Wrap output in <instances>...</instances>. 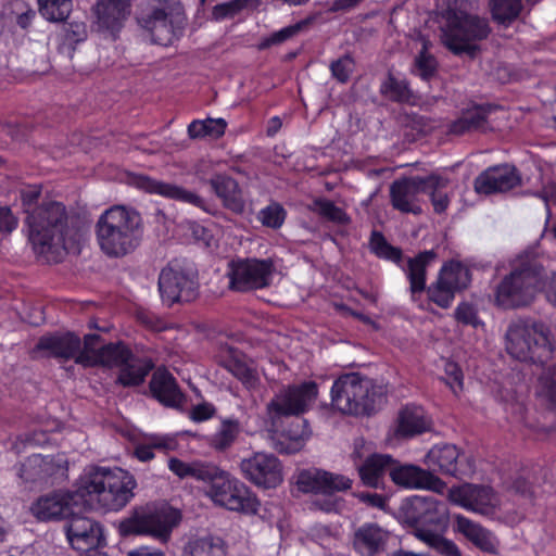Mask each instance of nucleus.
<instances>
[{"label": "nucleus", "instance_id": "nucleus-1", "mask_svg": "<svg viewBox=\"0 0 556 556\" xmlns=\"http://www.w3.org/2000/svg\"><path fill=\"white\" fill-rule=\"evenodd\" d=\"M41 186H27L21 191V200L29 228V240L37 254L49 263H60L68 253H79L83 233L68 227L65 205L58 201H45L37 205Z\"/></svg>", "mask_w": 556, "mask_h": 556}, {"label": "nucleus", "instance_id": "nucleus-2", "mask_svg": "<svg viewBox=\"0 0 556 556\" xmlns=\"http://www.w3.org/2000/svg\"><path fill=\"white\" fill-rule=\"evenodd\" d=\"M135 477L119 467L89 466L79 478L76 495L85 503H97L101 508L118 511L134 497Z\"/></svg>", "mask_w": 556, "mask_h": 556}, {"label": "nucleus", "instance_id": "nucleus-3", "mask_svg": "<svg viewBox=\"0 0 556 556\" xmlns=\"http://www.w3.org/2000/svg\"><path fill=\"white\" fill-rule=\"evenodd\" d=\"M142 218L131 207L113 205L96 223L100 250L109 257L121 258L132 253L140 244Z\"/></svg>", "mask_w": 556, "mask_h": 556}, {"label": "nucleus", "instance_id": "nucleus-4", "mask_svg": "<svg viewBox=\"0 0 556 556\" xmlns=\"http://www.w3.org/2000/svg\"><path fill=\"white\" fill-rule=\"evenodd\" d=\"M545 269L532 255L521 254L495 288V305L504 309L529 306L543 287Z\"/></svg>", "mask_w": 556, "mask_h": 556}, {"label": "nucleus", "instance_id": "nucleus-5", "mask_svg": "<svg viewBox=\"0 0 556 556\" xmlns=\"http://www.w3.org/2000/svg\"><path fill=\"white\" fill-rule=\"evenodd\" d=\"M505 350L519 362L543 365L552 358L555 346L546 325L519 318L507 327Z\"/></svg>", "mask_w": 556, "mask_h": 556}, {"label": "nucleus", "instance_id": "nucleus-6", "mask_svg": "<svg viewBox=\"0 0 556 556\" xmlns=\"http://www.w3.org/2000/svg\"><path fill=\"white\" fill-rule=\"evenodd\" d=\"M181 513L167 503H148L134 507L117 523L122 538L150 536L166 543L173 530L180 523Z\"/></svg>", "mask_w": 556, "mask_h": 556}, {"label": "nucleus", "instance_id": "nucleus-7", "mask_svg": "<svg viewBox=\"0 0 556 556\" xmlns=\"http://www.w3.org/2000/svg\"><path fill=\"white\" fill-rule=\"evenodd\" d=\"M370 387V381L359 372L342 374L331 387V405L343 415L370 416L375 412V392Z\"/></svg>", "mask_w": 556, "mask_h": 556}, {"label": "nucleus", "instance_id": "nucleus-8", "mask_svg": "<svg viewBox=\"0 0 556 556\" xmlns=\"http://www.w3.org/2000/svg\"><path fill=\"white\" fill-rule=\"evenodd\" d=\"M442 33L444 46L454 54L466 53L473 58L479 50L473 41L485 39L491 33V28L484 17L460 10H450L447 23Z\"/></svg>", "mask_w": 556, "mask_h": 556}, {"label": "nucleus", "instance_id": "nucleus-9", "mask_svg": "<svg viewBox=\"0 0 556 556\" xmlns=\"http://www.w3.org/2000/svg\"><path fill=\"white\" fill-rule=\"evenodd\" d=\"M157 288L162 303L167 307L190 303L199 295L198 270L186 260L174 258L161 269Z\"/></svg>", "mask_w": 556, "mask_h": 556}, {"label": "nucleus", "instance_id": "nucleus-10", "mask_svg": "<svg viewBox=\"0 0 556 556\" xmlns=\"http://www.w3.org/2000/svg\"><path fill=\"white\" fill-rule=\"evenodd\" d=\"M207 495L215 505L227 510L254 516L261 508L257 495L241 480L220 468Z\"/></svg>", "mask_w": 556, "mask_h": 556}, {"label": "nucleus", "instance_id": "nucleus-11", "mask_svg": "<svg viewBox=\"0 0 556 556\" xmlns=\"http://www.w3.org/2000/svg\"><path fill=\"white\" fill-rule=\"evenodd\" d=\"M275 263L271 258L236 257L228 262V289L248 293L264 290L271 286Z\"/></svg>", "mask_w": 556, "mask_h": 556}, {"label": "nucleus", "instance_id": "nucleus-12", "mask_svg": "<svg viewBox=\"0 0 556 556\" xmlns=\"http://www.w3.org/2000/svg\"><path fill=\"white\" fill-rule=\"evenodd\" d=\"M399 521L418 529L441 530L448 521L447 506L433 496L415 495L405 498L399 510L393 514Z\"/></svg>", "mask_w": 556, "mask_h": 556}, {"label": "nucleus", "instance_id": "nucleus-13", "mask_svg": "<svg viewBox=\"0 0 556 556\" xmlns=\"http://www.w3.org/2000/svg\"><path fill=\"white\" fill-rule=\"evenodd\" d=\"M318 394V383L314 380L288 384L267 404L268 414L273 418L302 416L312 408Z\"/></svg>", "mask_w": 556, "mask_h": 556}, {"label": "nucleus", "instance_id": "nucleus-14", "mask_svg": "<svg viewBox=\"0 0 556 556\" xmlns=\"http://www.w3.org/2000/svg\"><path fill=\"white\" fill-rule=\"evenodd\" d=\"M139 25L149 31L154 43L170 46L184 31L186 15L180 5L153 8L138 16Z\"/></svg>", "mask_w": 556, "mask_h": 556}, {"label": "nucleus", "instance_id": "nucleus-15", "mask_svg": "<svg viewBox=\"0 0 556 556\" xmlns=\"http://www.w3.org/2000/svg\"><path fill=\"white\" fill-rule=\"evenodd\" d=\"M240 470L243 478L258 489H276L283 481V466L271 453H252L241 459Z\"/></svg>", "mask_w": 556, "mask_h": 556}, {"label": "nucleus", "instance_id": "nucleus-16", "mask_svg": "<svg viewBox=\"0 0 556 556\" xmlns=\"http://www.w3.org/2000/svg\"><path fill=\"white\" fill-rule=\"evenodd\" d=\"M442 184L439 175L434 174L427 177L414 176L397 179L390 186L391 204L401 213L420 215L422 208L418 195L427 192L429 187Z\"/></svg>", "mask_w": 556, "mask_h": 556}, {"label": "nucleus", "instance_id": "nucleus-17", "mask_svg": "<svg viewBox=\"0 0 556 556\" xmlns=\"http://www.w3.org/2000/svg\"><path fill=\"white\" fill-rule=\"evenodd\" d=\"M67 460L62 454H33L20 468V478L26 483L53 485L67 477Z\"/></svg>", "mask_w": 556, "mask_h": 556}, {"label": "nucleus", "instance_id": "nucleus-18", "mask_svg": "<svg viewBox=\"0 0 556 556\" xmlns=\"http://www.w3.org/2000/svg\"><path fill=\"white\" fill-rule=\"evenodd\" d=\"M64 529L70 545L81 553V556H108L99 548L105 540L100 522L85 516L73 515Z\"/></svg>", "mask_w": 556, "mask_h": 556}, {"label": "nucleus", "instance_id": "nucleus-19", "mask_svg": "<svg viewBox=\"0 0 556 556\" xmlns=\"http://www.w3.org/2000/svg\"><path fill=\"white\" fill-rule=\"evenodd\" d=\"M447 498L451 503L482 516H492L500 506V498L493 488L482 484L464 483L452 486Z\"/></svg>", "mask_w": 556, "mask_h": 556}, {"label": "nucleus", "instance_id": "nucleus-20", "mask_svg": "<svg viewBox=\"0 0 556 556\" xmlns=\"http://www.w3.org/2000/svg\"><path fill=\"white\" fill-rule=\"evenodd\" d=\"M521 176L510 164L491 166L473 180V189L479 194L490 195L507 192L521 185Z\"/></svg>", "mask_w": 556, "mask_h": 556}, {"label": "nucleus", "instance_id": "nucleus-21", "mask_svg": "<svg viewBox=\"0 0 556 556\" xmlns=\"http://www.w3.org/2000/svg\"><path fill=\"white\" fill-rule=\"evenodd\" d=\"M391 480L407 489H426L442 493L446 483L431 471L415 465H399L390 469Z\"/></svg>", "mask_w": 556, "mask_h": 556}, {"label": "nucleus", "instance_id": "nucleus-22", "mask_svg": "<svg viewBox=\"0 0 556 556\" xmlns=\"http://www.w3.org/2000/svg\"><path fill=\"white\" fill-rule=\"evenodd\" d=\"M464 454L453 444L435 445L426 455V464L432 470L453 477L466 475L472 470L469 459L463 464Z\"/></svg>", "mask_w": 556, "mask_h": 556}, {"label": "nucleus", "instance_id": "nucleus-23", "mask_svg": "<svg viewBox=\"0 0 556 556\" xmlns=\"http://www.w3.org/2000/svg\"><path fill=\"white\" fill-rule=\"evenodd\" d=\"M137 186L148 193L159 194L207 212L206 201L202 197L175 184L164 182L146 175H140L137 177Z\"/></svg>", "mask_w": 556, "mask_h": 556}, {"label": "nucleus", "instance_id": "nucleus-24", "mask_svg": "<svg viewBox=\"0 0 556 556\" xmlns=\"http://www.w3.org/2000/svg\"><path fill=\"white\" fill-rule=\"evenodd\" d=\"M431 417L417 405H407L399 412L397 425L389 440L410 439L425 432L432 431Z\"/></svg>", "mask_w": 556, "mask_h": 556}, {"label": "nucleus", "instance_id": "nucleus-25", "mask_svg": "<svg viewBox=\"0 0 556 556\" xmlns=\"http://www.w3.org/2000/svg\"><path fill=\"white\" fill-rule=\"evenodd\" d=\"M352 480L343 475L325 470L316 472L303 471L299 476L298 484L303 492L315 494H332L352 488Z\"/></svg>", "mask_w": 556, "mask_h": 556}, {"label": "nucleus", "instance_id": "nucleus-26", "mask_svg": "<svg viewBox=\"0 0 556 556\" xmlns=\"http://www.w3.org/2000/svg\"><path fill=\"white\" fill-rule=\"evenodd\" d=\"M455 529L482 553L500 554V540L489 529L463 515L455 516Z\"/></svg>", "mask_w": 556, "mask_h": 556}, {"label": "nucleus", "instance_id": "nucleus-27", "mask_svg": "<svg viewBox=\"0 0 556 556\" xmlns=\"http://www.w3.org/2000/svg\"><path fill=\"white\" fill-rule=\"evenodd\" d=\"M149 390L152 397L166 407H179L184 399L175 377L165 367L152 374Z\"/></svg>", "mask_w": 556, "mask_h": 556}, {"label": "nucleus", "instance_id": "nucleus-28", "mask_svg": "<svg viewBox=\"0 0 556 556\" xmlns=\"http://www.w3.org/2000/svg\"><path fill=\"white\" fill-rule=\"evenodd\" d=\"M208 184L215 195L220 199L225 208L235 214H242L245 210L243 191L238 181L227 174H214Z\"/></svg>", "mask_w": 556, "mask_h": 556}, {"label": "nucleus", "instance_id": "nucleus-29", "mask_svg": "<svg viewBox=\"0 0 556 556\" xmlns=\"http://www.w3.org/2000/svg\"><path fill=\"white\" fill-rule=\"evenodd\" d=\"M80 338L72 332L64 334L42 336L37 341L34 351L46 352L47 357L71 359L80 351Z\"/></svg>", "mask_w": 556, "mask_h": 556}, {"label": "nucleus", "instance_id": "nucleus-30", "mask_svg": "<svg viewBox=\"0 0 556 556\" xmlns=\"http://www.w3.org/2000/svg\"><path fill=\"white\" fill-rule=\"evenodd\" d=\"M72 500L70 493L53 492L37 498L30 511L39 521L59 520L71 515Z\"/></svg>", "mask_w": 556, "mask_h": 556}, {"label": "nucleus", "instance_id": "nucleus-31", "mask_svg": "<svg viewBox=\"0 0 556 556\" xmlns=\"http://www.w3.org/2000/svg\"><path fill=\"white\" fill-rule=\"evenodd\" d=\"M129 0H98L93 7L97 23L103 29L119 31L130 14Z\"/></svg>", "mask_w": 556, "mask_h": 556}, {"label": "nucleus", "instance_id": "nucleus-32", "mask_svg": "<svg viewBox=\"0 0 556 556\" xmlns=\"http://www.w3.org/2000/svg\"><path fill=\"white\" fill-rule=\"evenodd\" d=\"M438 257L433 250L419 252L414 257H408L404 271L409 281L412 296L420 294L426 290L427 268Z\"/></svg>", "mask_w": 556, "mask_h": 556}, {"label": "nucleus", "instance_id": "nucleus-33", "mask_svg": "<svg viewBox=\"0 0 556 556\" xmlns=\"http://www.w3.org/2000/svg\"><path fill=\"white\" fill-rule=\"evenodd\" d=\"M311 432L307 420L301 419L292 422L289 427L276 433L275 447L279 453L294 454L303 447Z\"/></svg>", "mask_w": 556, "mask_h": 556}, {"label": "nucleus", "instance_id": "nucleus-34", "mask_svg": "<svg viewBox=\"0 0 556 556\" xmlns=\"http://www.w3.org/2000/svg\"><path fill=\"white\" fill-rule=\"evenodd\" d=\"M382 544V529L377 523L362 525L353 536V548L362 556H375Z\"/></svg>", "mask_w": 556, "mask_h": 556}, {"label": "nucleus", "instance_id": "nucleus-35", "mask_svg": "<svg viewBox=\"0 0 556 556\" xmlns=\"http://www.w3.org/2000/svg\"><path fill=\"white\" fill-rule=\"evenodd\" d=\"M227 546L219 536L207 535L189 540L184 556H226Z\"/></svg>", "mask_w": 556, "mask_h": 556}, {"label": "nucleus", "instance_id": "nucleus-36", "mask_svg": "<svg viewBox=\"0 0 556 556\" xmlns=\"http://www.w3.org/2000/svg\"><path fill=\"white\" fill-rule=\"evenodd\" d=\"M132 358V351L122 341L104 344L97 351V363L109 367L116 366L121 368L124 364L131 362Z\"/></svg>", "mask_w": 556, "mask_h": 556}, {"label": "nucleus", "instance_id": "nucleus-37", "mask_svg": "<svg viewBox=\"0 0 556 556\" xmlns=\"http://www.w3.org/2000/svg\"><path fill=\"white\" fill-rule=\"evenodd\" d=\"M438 277L455 292L466 289L471 282L469 268L460 262L454 261L445 264Z\"/></svg>", "mask_w": 556, "mask_h": 556}, {"label": "nucleus", "instance_id": "nucleus-38", "mask_svg": "<svg viewBox=\"0 0 556 556\" xmlns=\"http://www.w3.org/2000/svg\"><path fill=\"white\" fill-rule=\"evenodd\" d=\"M241 425L237 418H224L219 428L211 437L210 444L217 452L227 451L238 439Z\"/></svg>", "mask_w": 556, "mask_h": 556}, {"label": "nucleus", "instance_id": "nucleus-39", "mask_svg": "<svg viewBox=\"0 0 556 556\" xmlns=\"http://www.w3.org/2000/svg\"><path fill=\"white\" fill-rule=\"evenodd\" d=\"M224 368L236 377L247 390H255L260 384L256 368L237 356H230L223 363Z\"/></svg>", "mask_w": 556, "mask_h": 556}, {"label": "nucleus", "instance_id": "nucleus-40", "mask_svg": "<svg viewBox=\"0 0 556 556\" xmlns=\"http://www.w3.org/2000/svg\"><path fill=\"white\" fill-rule=\"evenodd\" d=\"M490 11L494 22L503 26H509L521 14L522 0H490Z\"/></svg>", "mask_w": 556, "mask_h": 556}, {"label": "nucleus", "instance_id": "nucleus-41", "mask_svg": "<svg viewBox=\"0 0 556 556\" xmlns=\"http://www.w3.org/2000/svg\"><path fill=\"white\" fill-rule=\"evenodd\" d=\"M227 122L224 118L194 119L188 125V136L191 139L212 137L218 139L225 135Z\"/></svg>", "mask_w": 556, "mask_h": 556}, {"label": "nucleus", "instance_id": "nucleus-42", "mask_svg": "<svg viewBox=\"0 0 556 556\" xmlns=\"http://www.w3.org/2000/svg\"><path fill=\"white\" fill-rule=\"evenodd\" d=\"M417 538L443 556H462L458 546L453 541L443 538L439 530L418 529Z\"/></svg>", "mask_w": 556, "mask_h": 556}, {"label": "nucleus", "instance_id": "nucleus-43", "mask_svg": "<svg viewBox=\"0 0 556 556\" xmlns=\"http://www.w3.org/2000/svg\"><path fill=\"white\" fill-rule=\"evenodd\" d=\"M153 366L151 361H146L141 366L128 362L119 368L116 382L123 387H138L144 382Z\"/></svg>", "mask_w": 556, "mask_h": 556}, {"label": "nucleus", "instance_id": "nucleus-44", "mask_svg": "<svg viewBox=\"0 0 556 556\" xmlns=\"http://www.w3.org/2000/svg\"><path fill=\"white\" fill-rule=\"evenodd\" d=\"M313 22L312 17H306L296 22L295 24L286 26L277 31L271 33L269 36L264 37L260 43V50L269 49L273 46L280 45L292 37L296 36L300 31H302L305 27H307Z\"/></svg>", "mask_w": 556, "mask_h": 556}, {"label": "nucleus", "instance_id": "nucleus-45", "mask_svg": "<svg viewBox=\"0 0 556 556\" xmlns=\"http://www.w3.org/2000/svg\"><path fill=\"white\" fill-rule=\"evenodd\" d=\"M38 10L49 22H64L72 12V0H37Z\"/></svg>", "mask_w": 556, "mask_h": 556}, {"label": "nucleus", "instance_id": "nucleus-46", "mask_svg": "<svg viewBox=\"0 0 556 556\" xmlns=\"http://www.w3.org/2000/svg\"><path fill=\"white\" fill-rule=\"evenodd\" d=\"M260 4V0H229L218 3L212 9V20L224 21L232 18L245 9H255Z\"/></svg>", "mask_w": 556, "mask_h": 556}, {"label": "nucleus", "instance_id": "nucleus-47", "mask_svg": "<svg viewBox=\"0 0 556 556\" xmlns=\"http://www.w3.org/2000/svg\"><path fill=\"white\" fill-rule=\"evenodd\" d=\"M362 482L367 486H376L382 476V454H369L362 465L357 466Z\"/></svg>", "mask_w": 556, "mask_h": 556}, {"label": "nucleus", "instance_id": "nucleus-48", "mask_svg": "<svg viewBox=\"0 0 556 556\" xmlns=\"http://www.w3.org/2000/svg\"><path fill=\"white\" fill-rule=\"evenodd\" d=\"M311 210L321 218L337 224H348L350 218L348 214L331 200L326 198H316L313 200Z\"/></svg>", "mask_w": 556, "mask_h": 556}, {"label": "nucleus", "instance_id": "nucleus-49", "mask_svg": "<svg viewBox=\"0 0 556 556\" xmlns=\"http://www.w3.org/2000/svg\"><path fill=\"white\" fill-rule=\"evenodd\" d=\"M287 211L279 202H270L261 208L257 214V220L266 228L279 229L286 222Z\"/></svg>", "mask_w": 556, "mask_h": 556}, {"label": "nucleus", "instance_id": "nucleus-50", "mask_svg": "<svg viewBox=\"0 0 556 556\" xmlns=\"http://www.w3.org/2000/svg\"><path fill=\"white\" fill-rule=\"evenodd\" d=\"M220 468L210 462L192 460L188 464L186 470V479H194L207 483L208 486L213 483Z\"/></svg>", "mask_w": 556, "mask_h": 556}, {"label": "nucleus", "instance_id": "nucleus-51", "mask_svg": "<svg viewBox=\"0 0 556 556\" xmlns=\"http://www.w3.org/2000/svg\"><path fill=\"white\" fill-rule=\"evenodd\" d=\"M425 292L427 293L428 300L441 308H448L456 293L439 277L429 287H426Z\"/></svg>", "mask_w": 556, "mask_h": 556}, {"label": "nucleus", "instance_id": "nucleus-52", "mask_svg": "<svg viewBox=\"0 0 556 556\" xmlns=\"http://www.w3.org/2000/svg\"><path fill=\"white\" fill-rule=\"evenodd\" d=\"M415 67L417 74L425 80H429L438 73V62L435 58L428 52V42L425 41L418 55L415 58Z\"/></svg>", "mask_w": 556, "mask_h": 556}, {"label": "nucleus", "instance_id": "nucleus-53", "mask_svg": "<svg viewBox=\"0 0 556 556\" xmlns=\"http://www.w3.org/2000/svg\"><path fill=\"white\" fill-rule=\"evenodd\" d=\"M354 66L355 62L353 58L350 54H344L343 56L332 61L329 68L332 77L337 81L346 84L354 71Z\"/></svg>", "mask_w": 556, "mask_h": 556}, {"label": "nucleus", "instance_id": "nucleus-54", "mask_svg": "<svg viewBox=\"0 0 556 556\" xmlns=\"http://www.w3.org/2000/svg\"><path fill=\"white\" fill-rule=\"evenodd\" d=\"M11 14L15 24L23 30H27L36 18V11L24 0H16L13 3Z\"/></svg>", "mask_w": 556, "mask_h": 556}, {"label": "nucleus", "instance_id": "nucleus-55", "mask_svg": "<svg viewBox=\"0 0 556 556\" xmlns=\"http://www.w3.org/2000/svg\"><path fill=\"white\" fill-rule=\"evenodd\" d=\"M539 394L556 402V367L546 368L539 378Z\"/></svg>", "mask_w": 556, "mask_h": 556}, {"label": "nucleus", "instance_id": "nucleus-56", "mask_svg": "<svg viewBox=\"0 0 556 556\" xmlns=\"http://www.w3.org/2000/svg\"><path fill=\"white\" fill-rule=\"evenodd\" d=\"M388 93L391 99L397 102L410 103L414 100V94L405 80H400L389 75Z\"/></svg>", "mask_w": 556, "mask_h": 556}, {"label": "nucleus", "instance_id": "nucleus-57", "mask_svg": "<svg viewBox=\"0 0 556 556\" xmlns=\"http://www.w3.org/2000/svg\"><path fill=\"white\" fill-rule=\"evenodd\" d=\"M490 112V108L485 106H476L471 110H467L464 112V116L467 119V124H469L472 131H486L488 126V114Z\"/></svg>", "mask_w": 556, "mask_h": 556}, {"label": "nucleus", "instance_id": "nucleus-58", "mask_svg": "<svg viewBox=\"0 0 556 556\" xmlns=\"http://www.w3.org/2000/svg\"><path fill=\"white\" fill-rule=\"evenodd\" d=\"M444 374L445 376L442 379L455 394L463 390L464 376L457 363L445 361Z\"/></svg>", "mask_w": 556, "mask_h": 556}, {"label": "nucleus", "instance_id": "nucleus-59", "mask_svg": "<svg viewBox=\"0 0 556 556\" xmlns=\"http://www.w3.org/2000/svg\"><path fill=\"white\" fill-rule=\"evenodd\" d=\"M439 178L443 181V184L435 187H429L426 193L430 195L434 212L442 214L446 211L450 204L447 194L441 191L442 188L447 186L448 179L442 176H439Z\"/></svg>", "mask_w": 556, "mask_h": 556}, {"label": "nucleus", "instance_id": "nucleus-60", "mask_svg": "<svg viewBox=\"0 0 556 556\" xmlns=\"http://www.w3.org/2000/svg\"><path fill=\"white\" fill-rule=\"evenodd\" d=\"M216 414V407L210 402H202L192 406L189 418L194 422H204L212 419Z\"/></svg>", "mask_w": 556, "mask_h": 556}, {"label": "nucleus", "instance_id": "nucleus-61", "mask_svg": "<svg viewBox=\"0 0 556 556\" xmlns=\"http://www.w3.org/2000/svg\"><path fill=\"white\" fill-rule=\"evenodd\" d=\"M454 316L457 321L464 325H478V317L475 307L469 303H460L454 313Z\"/></svg>", "mask_w": 556, "mask_h": 556}, {"label": "nucleus", "instance_id": "nucleus-62", "mask_svg": "<svg viewBox=\"0 0 556 556\" xmlns=\"http://www.w3.org/2000/svg\"><path fill=\"white\" fill-rule=\"evenodd\" d=\"M17 218L9 206H0V232L11 233L17 227Z\"/></svg>", "mask_w": 556, "mask_h": 556}, {"label": "nucleus", "instance_id": "nucleus-63", "mask_svg": "<svg viewBox=\"0 0 556 556\" xmlns=\"http://www.w3.org/2000/svg\"><path fill=\"white\" fill-rule=\"evenodd\" d=\"M87 38L86 26L84 23H72L65 31V40L70 45L79 43Z\"/></svg>", "mask_w": 556, "mask_h": 556}, {"label": "nucleus", "instance_id": "nucleus-64", "mask_svg": "<svg viewBox=\"0 0 556 556\" xmlns=\"http://www.w3.org/2000/svg\"><path fill=\"white\" fill-rule=\"evenodd\" d=\"M369 454H372L369 444L363 438L356 439L354 441V451L351 455L354 463L357 464L358 460H365Z\"/></svg>", "mask_w": 556, "mask_h": 556}]
</instances>
